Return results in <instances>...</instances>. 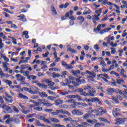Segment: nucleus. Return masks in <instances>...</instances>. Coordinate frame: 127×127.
<instances>
[{
	"label": "nucleus",
	"instance_id": "338daca9",
	"mask_svg": "<svg viewBox=\"0 0 127 127\" xmlns=\"http://www.w3.org/2000/svg\"><path fill=\"white\" fill-rule=\"evenodd\" d=\"M41 69H42V70H43V71H47V65H45L44 66H43Z\"/></svg>",
	"mask_w": 127,
	"mask_h": 127
},
{
	"label": "nucleus",
	"instance_id": "6e6d98bb",
	"mask_svg": "<svg viewBox=\"0 0 127 127\" xmlns=\"http://www.w3.org/2000/svg\"><path fill=\"white\" fill-rule=\"evenodd\" d=\"M48 55H49V52H46L45 54H42L43 58H47V57H48Z\"/></svg>",
	"mask_w": 127,
	"mask_h": 127
},
{
	"label": "nucleus",
	"instance_id": "5701e85b",
	"mask_svg": "<svg viewBox=\"0 0 127 127\" xmlns=\"http://www.w3.org/2000/svg\"><path fill=\"white\" fill-rule=\"evenodd\" d=\"M3 98L4 99V100H5L7 104H12V102H13V100H9L7 99L5 96H3Z\"/></svg>",
	"mask_w": 127,
	"mask_h": 127
},
{
	"label": "nucleus",
	"instance_id": "dca6fc26",
	"mask_svg": "<svg viewBox=\"0 0 127 127\" xmlns=\"http://www.w3.org/2000/svg\"><path fill=\"white\" fill-rule=\"evenodd\" d=\"M102 11H103V8H99L95 11V14H97L98 16H101V14H102Z\"/></svg>",
	"mask_w": 127,
	"mask_h": 127
},
{
	"label": "nucleus",
	"instance_id": "de8ad7c7",
	"mask_svg": "<svg viewBox=\"0 0 127 127\" xmlns=\"http://www.w3.org/2000/svg\"><path fill=\"white\" fill-rule=\"evenodd\" d=\"M111 54L113 55H114V54H116V52H117V51H116V48H111Z\"/></svg>",
	"mask_w": 127,
	"mask_h": 127
},
{
	"label": "nucleus",
	"instance_id": "f03ea898",
	"mask_svg": "<svg viewBox=\"0 0 127 127\" xmlns=\"http://www.w3.org/2000/svg\"><path fill=\"white\" fill-rule=\"evenodd\" d=\"M59 114H62L63 115H67V116H71V114L68 111L64 110H56L55 112H53L51 113V115L53 116H57Z\"/></svg>",
	"mask_w": 127,
	"mask_h": 127
},
{
	"label": "nucleus",
	"instance_id": "3c124183",
	"mask_svg": "<svg viewBox=\"0 0 127 127\" xmlns=\"http://www.w3.org/2000/svg\"><path fill=\"white\" fill-rule=\"evenodd\" d=\"M90 113H91V114H96V116H99V114H98V110H97L96 109L92 110Z\"/></svg>",
	"mask_w": 127,
	"mask_h": 127
},
{
	"label": "nucleus",
	"instance_id": "5fc2aeb1",
	"mask_svg": "<svg viewBox=\"0 0 127 127\" xmlns=\"http://www.w3.org/2000/svg\"><path fill=\"white\" fill-rule=\"evenodd\" d=\"M34 83H35V84H36V85H37V86H38L39 87H41V86H42V84H41L40 83H39V82H38V81H33L32 82V84H34Z\"/></svg>",
	"mask_w": 127,
	"mask_h": 127
},
{
	"label": "nucleus",
	"instance_id": "680f3d73",
	"mask_svg": "<svg viewBox=\"0 0 127 127\" xmlns=\"http://www.w3.org/2000/svg\"><path fill=\"white\" fill-rule=\"evenodd\" d=\"M92 5L95 8H99V7H100V6H101V5H97L96 3H93L92 4Z\"/></svg>",
	"mask_w": 127,
	"mask_h": 127
},
{
	"label": "nucleus",
	"instance_id": "c9c22d12",
	"mask_svg": "<svg viewBox=\"0 0 127 127\" xmlns=\"http://www.w3.org/2000/svg\"><path fill=\"white\" fill-rule=\"evenodd\" d=\"M39 95L42 98H46L47 97V94L44 92H42L41 93H39Z\"/></svg>",
	"mask_w": 127,
	"mask_h": 127
},
{
	"label": "nucleus",
	"instance_id": "473e14b6",
	"mask_svg": "<svg viewBox=\"0 0 127 127\" xmlns=\"http://www.w3.org/2000/svg\"><path fill=\"white\" fill-rule=\"evenodd\" d=\"M116 83H117L118 85H121V84H122V83H125V80H124V79H123L118 78V79L117 80Z\"/></svg>",
	"mask_w": 127,
	"mask_h": 127
},
{
	"label": "nucleus",
	"instance_id": "ddd939ff",
	"mask_svg": "<svg viewBox=\"0 0 127 127\" xmlns=\"http://www.w3.org/2000/svg\"><path fill=\"white\" fill-rule=\"evenodd\" d=\"M88 93L89 97H96V90L92 91L91 90H89Z\"/></svg>",
	"mask_w": 127,
	"mask_h": 127
},
{
	"label": "nucleus",
	"instance_id": "69168bd1",
	"mask_svg": "<svg viewBox=\"0 0 127 127\" xmlns=\"http://www.w3.org/2000/svg\"><path fill=\"white\" fill-rule=\"evenodd\" d=\"M94 48L95 50H96V51H99L100 50V48L99 47V46L98 45H95L94 46Z\"/></svg>",
	"mask_w": 127,
	"mask_h": 127
},
{
	"label": "nucleus",
	"instance_id": "2f4dec72",
	"mask_svg": "<svg viewBox=\"0 0 127 127\" xmlns=\"http://www.w3.org/2000/svg\"><path fill=\"white\" fill-rule=\"evenodd\" d=\"M87 78H88V81L89 82H95V79H94L95 78V76H87Z\"/></svg>",
	"mask_w": 127,
	"mask_h": 127
},
{
	"label": "nucleus",
	"instance_id": "603ef678",
	"mask_svg": "<svg viewBox=\"0 0 127 127\" xmlns=\"http://www.w3.org/2000/svg\"><path fill=\"white\" fill-rule=\"evenodd\" d=\"M60 77V75L58 73H55V72L53 73V78H59Z\"/></svg>",
	"mask_w": 127,
	"mask_h": 127
},
{
	"label": "nucleus",
	"instance_id": "c03bdc74",
	"mask_svg": "<svg viewBox=\"0 0 127 127\" xmlns=\"http://www.w3.org/2000/svg\"><path fill=\"white\" fill-rule=\"evenodd\" d=\"M30 59V58L29 57H26L25 58V60H21V62L22 63H26Z\"/></svg>",
	"mask_w": 127,
	"mask_h": 127
},
{
	"label": "nucleus",
	"instance_id": "37998d69",
	"mask_svg": "<svg viewBox=\"0 0 127 127\" xmlns=\"http://www.w3.org/2000/svg\"><path fill=\"white\" fill-rule=\"evenodd\" d=\"M12 109L14 111V113H15L16 114H17L19 112V110H18V109L14 106H12Z\"/></svg>",
	"mask_w": 127,
	"mask_h": 127
},
{
	"label": "nucleus",
	"instance_id": "8fccbe9b",
	"mask_svg": "<svg viewBox=\"0 0 127 127\" xmlns=\"http://www.w3.org/2000/svg\"><path fill=\"white\" fill-rule=\"evenodd\" d=\"M49 70L51 72H52V71H60V69H59V68H56V67L50 68H49Z\"/></svg>",
	"mask_w": 127,
	"mask_h": 127
},
{
	"label": "nucleus",
	"instance_id": "bf43d9fd",
	"mask_svg": "<svg viewBox=\"0 0 127 127\" xmlns=\"http://www.w3.org/2000/svg\"><path fill=\"white\" fill-rule=\"evenodd\" d=\"M65 67L66 68V69H73V66L70 65V64H66V65H65Z\"/></svg>",
	"mask_w": 127,
	"mask_h": 127
},
{
	"label": "nucleus",
	"instance_id": "39448f33",
	"mask_svg": "<svg viewBox=\"0 0 127 127\" xmlns=\"http://www.w3.org/2000/svg\"><path fill=\"white\" fill-rule=\"evenodd\" d=\"M119 112H121V109L116 107L114 108L112 112L114 117H115V118L119 117V116L120 115V113H119Z\"/></svg>",
	"mask_w": 127,
	"mask_h": 127
},
{
	"label": "nucleus",
	"instance_id": "a878e982",
	"mask_svg": "<svg viewBox=\"0 0 127 127\" xmlns=\"http://www.w3.org/2000/svg\"><path fill=\"white\" fill-rule=\"evenodd\" d=\"M78 20H79L80 23H83L85 21V18H84L82 16H79L77 18Z\"/></svg>",
	"mask_w": 127,
	"mask_h": 127
},
{
	"label": "nucleus",
	"instance_id": "4468645a",
	"mask_svg": "<svg viewBox=\"0 0 127 127\" xmlns=\"http://www.w3.org/2000/svg\"><path fill=\"white\" fill-rule=\"evenodd\" d=\"M106 91L108 95H112L113 93H115L116 89L114 88H108Z\"/></svg>",
	"mask_w": 127,
	"mask_h": 127
},
{
	"label": "nucleus",
	"instance_id": "7c9ffc66",
	"mask_svg": "<svg viewBox=\"0 0 127 127\" xmlns=\"http://www.w3.org/2000/svg\"><path fill=\"white\" fill-rule=\"evenodd\" d=\"M69 5V3H65V4H61L60 5V8H67Z\"/></svg>",
	"mask_w": 127,
	"mask_h": 127
},
{
	"label": "nucleus",
	"instance_id": "b1692460",
	"mask_svg": "<svg viewBox=\"0 0 127 127\" xmlns=\"http://www.w3.org/2000/svg\"><path fill=\"white\" fill-rule=\"evenodd\" d=\"M87 123H88V124H91V125H94V124H97V120H91L90 119L86 120Z\"/></svg>",
	"mask_w": 127,
	"mask_h": 127
},
{
	"label": "nucleus",
	"instance_id": "774afa93",
	"mask_svg": "<svg viewBox=\"0 0 127 127\" xmlns=\"http://www.w3.org/2000/svg\"><path fill=\"white\" fill-rule=\"evenodd\" d=\"M76 127V126L72 123H71V124L66 125V127Z\"/></svg>",
	"mask_w": 127,
	"mask_h": 127
},
{
	"label": "nucleus",
	"instance_id": "412c9836",
	"mask_svg": "<svg viewBox=\"0 0 127 127\" xmlns=\"http://www.w3.org/2000/svg\"><path fill=\"white\" fill-rule=\"evenodd\" d=\"M18 97L21 99H24V100H28V97H27V96L23 95V94L21 93H19Z\"/></svg>",
	"mask_w": 127,
	"mask_h": 127
},
{
	"label": "nucleus",
	"instance_id": "bb28decb",
	"mask_svg": "<svg viewBox=\"0 0 127 127\" xmlns=\"http://www.w3.org/2000/svg\"><path fill=\"white\" fill-rule=\"evenodd\" d=\"M59 108H60V109H69V106L68 105L63 104L60 105Z\"/></svg>",
	"mask_w": 127,
	"mask_h": 127
},
{
	"label": "nucleus",
	"instance_id": "2eb2a0df",
	"mask_svg": "<svg viewBox=\"0 0 127 127\" xmlns=\"http://www.w3.org/2000/svg\"><path fill=\"white\" fill-rule=\"evenodd\" d=\"M110 30H112V28H105L100 32V34L102 35V34H104V33H107V32H109Z\"/></svg>",
	"mask_w": 127,
	"mask_h": 127
},
{
	"label": "nucleus",
	"instance_id": "f3484780",
	"mask_svg": "<svg viewBox=\"0 0 127 127\" xmlns=\"http://www.w3.org/2000/svg\"><path fill=\"white\" fill-rule=\"evenodd\" d=\"M51 9L54 15H57V11L56 10V9L55 8V7H54V6L52 5L51 6Z\"/></svg>",
	"mask_w": 127,
	"mask_h": 127
},
{
	"label": "nucleus",
	"instance_id": "9d476101",
	"mask_svg": "<svg viewBox=\"0 0 127 127\" xmlns=\"http://www.w3.org/2000/svg\"><path fill=\"white\" fill-rule=\"evenodd\" d=\"M82 9H84V11L83 13L84 15H86L87 14H90V13L92 12V11H91V10H90L89 8H87L85 6L82 8Z\"/></svg>",
	"mask_w": 127,
	"mask_h": 127
},
{
	"label": "nucleus",
	"instance_id": "0e129e2a",
	"mask_svg": "<svg viewBox=\"0 0 127 127\" xmlns=\"http://www.w3.org/2000/svg\"><path fill=\"white\" fill-rule=\"evenodd\" d=\"M66 98V99H75V95H67Z\"/></svg>",
	"mask_w": 127,
	"mask_h": 127
},
{
	"label": "nucleus",
	"instance_id": "f8f14e48",
	"mask_svg": "<svg viewBox=\"0 0 127 127\" xmlns=\"http://www.w3.org/2000/svg\"><path fill=\"white\" fill-rule=\"evenodd\" d=\"M67 51H69L71 53H77V50L71 48V46L70 45H67Z\"/></svg>",
	"mask_w": 127,
	"mask_h": 127
},
{
	"label": "nucleus",
	"instance_id": "c85d7f7f",
	"mask_svg": "<svg viewBox=\"0 0 127 127\" xmlns=\"http://www.w3.org/2000/svg\"><path fill=\"white\" fill-rule=\"evenodd\" d=\"M85 73H86V74H88L89 75H90L89 76H96V73H95V72L93 71H90L89 70H87L86 71Z\"/></svg>",
	"mask_w": 127,
	"mask_h": 127
},
{
	"label": "nucleus",
	"instance_id": "6e6552de",
	"mask_svg": "<svg viewBox=\"0 0 127 127\" xmlns=\"http://www.w3.org/2000/svg\"><path fill=\"white\" fill-rule=\"evenodd\" d=\"M82 122V120L80 118H75V120H72L71 119V124H74L75 126L76 127V125H78V123H80Z\"/></svg>",
	"mask_w": 127,
	"mask_h": 127
},
{
	"label": "nucleus",
	"instance_id": "7ed1b4c3",
	"mask_svg": "<svg viewBox=\"0 0 127 127\" xmlns=\"http://www.w3.org/2000/svg\"><path fill=\"white\" fill-rule=\"evenodd\" d=\"M71 114L73 115V116H83L84 113L82 112V110L79 109H75L71 111Z\"/></svg>",
	"mask_w": 127,
	"mask_h": 127
},
{
	"label": "nucleus",
	"instance_id": "a211bd4d",
	"mask_svg": "<svg viewBox=\"0 0 127 127\" xmlns=\"http://www.w3.org/2000/svg\"><path fill=\"white\" fill-rule=\"evenodd\" d=\"M63 103H64L63 100L59 99L55 100V104L56 105V106H59V105H60L61 104H63Z\"/></svg>",
	"mask_w": 127,
	"mask_h": 127
},
{
	"label": "nucleus",
	"instance_id": "13d9d810",
	"mask_svg": "<svg viewBox=\"0 0 127 127\" xmlns=\"http://www.w3.org/2000/svg\"><path fill=\"white\" fill-rule=\"evenodd\" d=\"M83 127H91V125L86 122H82Z\"/></svg>",
	"mask_w": 127,
	"mask_h": 127
},
{
	"label": "nucleus",
	"instance_id": "393cba45",
	"mask_svg": "<svg viewBox=\"0 0 127 127\" xmlns=\"http://www.w3.org/2000/svg\"><path fill=\"white\" fill-rule=\"evenodd\" d=\"M61 96H66L69 94V91H67L66 89H64L63 92L60 93Z\"/></svg>",
	"mask_w": 127,
	"mask_h": 127
},
{
	"label": "nucleus",
	"instance_id": "f257e3e1",
	"mask_svg": "<svg viewBox=\"0 0 127 127\" xmlns=\"http://www.w3.org/2000/svg\"><path fill=\"white\" fill-rule=\"evenodd\" d=\"M2 109H4L3 110V113L4 114H11L13 113V110L10 107L4 104L3 103L2 106H1Z\"/></svg>",
	"mask_w": 127,
	"mask_h": 127
},
{
	"label": "nucleus",
	"instance_id": "72a5a7b5",
	"mask_svg": "<svg viewBox=\"0 0 127 127\" xmlns=\"http://www.w3.org/2000/svg\"><path fill=\"white\" fill-rule=\"evenodd\" d=\"M111 100H112V101H113V102H115V103H117V104H119L120 103L119 99H118V98H117L116 97H115L114 96H112L111 97Z\"/></svg>",
	"mask_w": 127,
	"mask_h": 127
},
{
	"label": "nucleus",
	"instance_id": "f704fd0d",
	"mask_svg": "<svg viewBox=\"0 0 127 127\" xmlns=\"http://www.w3.org/2000/svg\"><path fill=\"white\" fill-rule=\"evenodd\" d=\"M36 78H37V77H36V76L34 75H31L28 76V80H31V79L32 80H35V79H36Z\"/></svg>",
	"mask_w": 127,
	"mask_h": 127
},
{
	"label": "nucleus",
	"instance_id": "0eeeda50",
	"mask_svg": "<svg viewBox=\"0 0 127 127\" xmlns=\"http://www.w3.org/2000/svg\"><path fill=\"white\" fill-rule=\"evenodd\" d=\"M15 77L17 81H20L21 82H22L25 80V77H23V76L21 75L20 74H16Z\"/></svg>",
	"mask_w": 127,
	"mask_h": 127
},
{
	"label": "nucleus",
	"instance_id": "a19ab883",
	"mask_svg": "<svg viewBox=\"0 0 127 127\" xmlns=\"http://www.w3.org/2000/svg\"><path fill=\"white\" fill-rule=\"evenodd\" d=\"M3 82H4V83H6L7 85H11V84H12V82H11V81L8 80L7 79H4Z\"/></svg>",
	"mask_w": 127,
	"mask_h": 127
},
{
	"label": "nucleus",
	"instance_id": "58836bf2",
	"mask_svg": "<svg viewBox=\"0 0 127 127\" xmlns=\"http://www.w3.org/2000/svg\"><path fill=\"white\" fill-rule=\"evenodd\" d=\"M116 8L117 9L116 10H115L116 12H117V13H121V11L120 10H121V8H120V7L119 6H118V5H115Z\"/></svg>",
	"mask_w": 127,
	"mask_h": 127
},
{
	"label": "nucleus",
	"instance_id": "4c0bfd02",
	"mask_svg": "<svg viewBox=\"0 0 127 127\" xmlns=\"http://www.w3.org/2000/svg\"><path fill=\"white\" fill-rule=\"evenodd\" d=\"M23 35H25V38L28 39L29 38V36H28V32L27 31H25L22 32Z\"/></svg>",
	"mask_w": 127,
	"mask_h": 127
},
{
	"label": "nucleus",
	"instance_id": "20e7f679",
	"mask_svg": "<svg viewBox=\"0 0 127 127\" xmlns=\"http://www.w3.org/2000/svg\"><path fill=\"white\" fill-rule=\"evenodd\" d=\"M39 101L40 102L41 104H42V105H44L45 107H51V106H52V104L49 103L48 101L45 99L39 100Z\"/></svg>",
	"mask_w": 127,
	"mask_h": 127
},
{
	"label": "nucleus",
	"instance_id": "ea45409f",
	"mask_svg": "<svg viewBox=\"0 0 127 127\" xmlns=\"http://www.w3.org/2000/svg\"><path fill=\"white\" fill-rule=\"evenodd\" d=\"M118 93H119L120 95L123 96L124 99H127V95H125V94H124V93H123V92H122L121 90H118Z\"/></svg>",
	"mask_w": 127,
	"mask_h": 127
},
{
	"label": "nucleus",
	"instance_id": "4d7b16f0",
	"mask_svg": "<svg viewBox=\"0 0 127 127\" xmlns=\"http://www.w3.org/2000/svg\"><path fill=\"white\" fill-rule=\"evenodd\" d=\"M3 66L4 68H6L7 67V66H8V65H9V64H8V63L6 62H3L2 63Z\"/></svg>",
	"mask_w": 127,
	"mask_h": 127
},
{
	"label": "nucleus",
	"instance_id": "1a4fd4ad",
	"mask_svg": "<svg viewBox=\"0 0 127 127\" xmlns=\"http://www.w3.org/2000/svg\"><path fill=\"white\" fill-rule=\"evenodd\" d=\"M75 105H70V107L73 108V109H75V108H76V106H78V105H79L80 106H82V107H88L87 104L83 103H79L75 102Z\"/></svg>",
	"mask_w": 127,
	"mask_h": 127
},
{
	"label": "nucleus",
	"instance_id": "864d4df0",
	"mask_svg": "<svg viewBox=\"0 0 127 127\" xmlns=\"http://www.w3.org/2000/svg\"><path fill=\"white\" fill-rule=\"evenodd\" d=\"M30 72L29 71H26L24 72H22V73L23 74L24 76H26L27 77H29V76H28V75H29L30 74Z\"/></svg>",
	"mask_w": 127,
	"mask_h": 127
},
{
	"label": "nucleus",
	"instance_id": "e2e57ef3",
	"mask_svg": "<svg viewBox=\"0 0 127 127\" xmlns=\"http://www.w3.org/2000/svg\"><path fill=\"white\" fill-rule=\"evenodd\" d=\"M107 4L108 5H109L110 6H112V5H113L114 7H115V5H117V4H115V3H113L109 1H108L107 2Z\"/></svg>",
	"mask_w": 127,
	"mask_h": 127
},
{
	"label": "nucleus",
	"instance_id": "e433bc0d",
	"mask_svg": "<svg viewBox=\"0 0 127 127\" xmlns=\"http://www.w3.org/2000/svg\"><path fill=\"white\" fill-rule=\"evenodd\" d=\"M92 103H96V102H100V99L97 97H94L91 99Z\"/></svg>",
	"mask_w": 127,
	"mask_h": 127
},
{
	"label": "nucleus",
	"instance_id": "cd10ccee",
	"mask_svg": "<svg viewBox=\"0 0 127 127\" xmlns=\"http://www.w3.org/2000/svg\"><path fill=\"white\" fill-rule=\"evenodd\" d=\"M30 88H32V90H33L34 91V92H36V94L38 93L39 89L37 87H36L34 86H30Z\"/></svg>",
	"mask_w": 127,
	"mask_h": 127
},
{
	"label": "nucleus",
	"instance_id": "49530a36",
	"mask_svg": "<svg viewBox=\"0 0 127 127\" xmlns=\"http://www.w3.org/2000/svg\"><path fill=\"white\" fill-rule=\"evenodd\" d=\"M4 95L5 96H4V97H6V98H8L9 99H13V97L10 95H8V93H7V92H4Z\"/></svg>",
	"mask_w": 127,
	"mask_h": 127
},
{
	"label": "nucleus",
	"instance_id": "79ce46f5",
	"mask_svg": "<svg viewBox=\"0 0 127 127\" xmlns=\"http://www.w3.org/2000/svg\"><path fill=\"white\" fill-rule=\"evenodd\" d=\"M90 118V114H86L83 116V120H87Z\"/></svg>",
	"mask_w": 127,
	"mask_h": 127
},
{
	"label": "nucleus",
	"instance_id": "09e8293b",
	"mask_svg": "<svg viewBox=\"0 0 127 127\" xmlns=\"http://www.w3.org/2000/svg\"><path fill=\"white\" fill-rule=\"evenodd\" d=\"M65 103H70V104H75V103H76V102H75L74 101V100H73V99H70V100H66V101H65Z\"/></svg>",
	"mask_w": 127,
	"mask_h": 127
},
{
	"label": "nucleus",
	"instance_id": "052dcab7",
	"mask_svg": "<svg viewBox=\"0 0 127 127\" xmlns=\"http://www.w3.org/2000/svg\"><path fill=\"white\" fill-rule=\"evenodd\" d=\"M0 76H1V78H2V77L5 76L4 74L2 72V69H1V68L0 67Z\"/></svg>",
	"mask_w": 127,
	"mask_h": 127
},
{
	"label": "nucleus",
	"instance_id": "9b49d317",
	"mask_svg": "<svg viewBox=\"0 0 127 127\" xmlns=\"http://www.w3.org/2000/svg\"><path fill=\"white\" fill-rule=\"evenodd\" d=\"M115 121L117 122L115 123V125H122L125 123V119H117L115 120Z\"/></svg>",
	"mask_w": 127,
	"mask_h": 127
},
{
	"label": "nucleus",
	"instance_id": "423d86ee",
	"mask_svg": "<svg viewBox=\"0 0 127 127\" xmlns=\"http://www.w3.org/2000/svg\"><path fill=\"white\" fill-rule=\"evenodd\" d=\"M100 16H98L97 14H95L92 16V20L93 23L96 24L97 22L96 21H99L100 20Z\"/></svg>",
	"mask_w": 127,
	"mask_h": 127
},
{
	"label": "nucleus",
	"instance_id": "6ab92c4d",
	"mask_svg": "<svg viewBox=\"0 0 127 127\" xmlns=\"http://www.w3.org/2000/svg\"><path fill=\"white\" fill-rule=\"evenodd\" d=\"M0 58H3L4 60V61H5V62H9V59H8V58L6 57V56L3 55V54H0Z\"/></svg>",
	"mask_w": 127,
	"mask_h": 127
},
{
	"label": "nucleus",
	"instance_id": "a18cd8bd",
	"mask_svg": "<svg viewBox=\"0 0 127 127\" xmlns=\"http://www.w3.org/2000/svg\"><path fill=\"white\" fill-rule=\"evenodd\" d=\"M92 89V86H91V85L87 84L86 85V86H85L83 88V90H85L86 91V90H90Z\"/></svg>",
	"mask_w": 127,
	"mask_h": 127
},
{
	"label": "nucleus",
	"instance_id": "4be33fe9",
	"mask_svg": "<svg viewBox=\"0 0 127 127\" xmlns=\"http://www.w3.org/2000/svg\"><path fill=\"white\" fill-rule=\"evenodd\" d=\"M98 120L100 121L101 122H104L105 123H107V124H109V125H111V123H110V121L109 120L105 119L104 118H98Z\"/></svg>",
	"mask_w": 127,
	"mask_h": 127
},
{
	"label": "nucleus",
	"instance_id": "aec40b11",
	"mask_svg": "<svg viewBox=\"0 0 127 127\" xmlns=\"http://www.w3.org/2000/svg\"><path fill=\"white\" fill-rule=\"evenodd\" d=\"M50 121L52 123H60V121H59L57 118H50Z\"/></svg>",
	"mask_w": 127,
	"mask_h": 127
},
{
	"label": "nucleus",
	"instance_id": "c756f323",
	"mask_svg": "<svg viewBox=\"0 0 127 127\" xmlns=\"http://www.w3.org/2000/svg\"><path fill=\"white\" fill-rule=\"evenodd\" d=\"M120 73L121 74L122 77H123L124 78H127V75L125 74V69H124V68L121 69Z\"/></svg>",
	"mask_w": 127,
	"mask_h": 127
}]
</instances>
